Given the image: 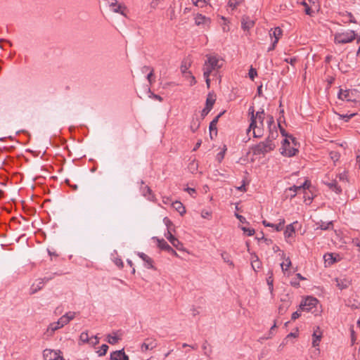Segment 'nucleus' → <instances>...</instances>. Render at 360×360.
Here are the masks:
<instances>
[{
    "instance_id": "1",
    "label": "nucleus",
    "mask_w": 360,
    "mask_h": 360,
    "mask_svg": "<svg viewBox=\"0 0 360 360\" xmlns=\"http://www.w3.org/2000/svg\"><path fill=\"white\" fill-rule=\"evenodd\" d=\"M202 70L203 77L210 75L212 72L218 71L223 66V60L215 55H207Z\"/></svg>"
},
{
    "instance_id": "2",
    "label": "nucleus",
    "mask_w": 360,
    "mask_h": 360,
    "mask_svg": "<svg viewBox=\"0 0 360 360\" xmlns=\"http://www.w3.org/2000/svg\"><path fill=\"white\" fill-rule=\"evenodd\" d=\"M276 145L270 139H266L263 142H260L253 148V153L255 155H264L273 150Z\"/></svg>"
},
{
    "instance_id": "3",
    "label": "nucleus",
    "mask_w": 360,
    "mask_h": 360,
    "mask_svg": "<svg viewBox=\"0 0 360 360\" xmlns=\"http://www.w3.org/2000/svg\"><path fill=\"white\" fill-rule=\"evenodd\" d=\"M347 175L344 173H340L337 176V178L335 180L331 181V182L326 183V184L328 186V188L335 191L336 193H340L342 192L341 186L339 185V182L342 184L346 183Z\"/></svg>"
},
{
    "instance_id": "4",
    "label": "nucleus",
    "mask_w": 360,
    "mask_h": 360,
    "mask_svg": "<svg viewBox=\"0 0 360 360\" xmlns=\"http://www.w3.org/2000/svg\"><path fill=\"white\" fill-rule=\"evenodd\" d=\"M191 60L190 59H184L181 62V65L180 67L181 72L184 77H190L191 79V86L194 85L196 83V80L195 77L192 75V73L188 70L191 65Z\"/></svg>"
},
{
    "instance_id": "5",
    "label": "nucleus",
    "mask_w": 360,
    "mask_h": 360,
    "mask_svg": "<svg viewBox=\"0 0 360 360\" xmlns=\"http://www.w3.org/2000/svg\"><path fill=\"white\" fill-rule=\"evenodd\" d=\"M315 307V298L312 296L304 297L300 304L299 310L309 312Z\"/></svg>"
},
{
    "instance_id": "6",
    "label": "nucleus",
    "mask_w": 360,
    "mask_h": 360,
    "mask_svg": "<svg viewBox=\"0 0 360 360\" xmlns=\"http://www.w3.org/2000/svg\"><path fill=\"white\" fill-rule=\"evenodd\" d=\"M355 33L350 31L345 33L337 34L335 37V41L338 44H346L352 41L355 39Z\"/></svg>"
},
{
    "instance_id": "7",
    "label": "nucleus",
    "mask_w": 360,
    "mask_h": 360,
    "mask_svg": "<svg viewBox=\"0 0 360 360\" xmlns=\"http://www.w3.org/2000/svg\"><path fill=\"white\" fill-rule=\"evenodd\" d=\"M281 150V154L287 157H292L297 152V149L290 147V141L288 139L283 140Z\"/></svg>"
},
{
    "instance_id": "8",
    "label": "nucleus",
    "mask_w": 360,
    "mask_h": 360,
    "mask_svg": "<svg viewBox=\"0 0 360 360\" xmlns=\"http://www.w3.org/2000/svg\"><path fill=\"white\" fill-rule=\"evenodd\" d=\"M153 240L157 241L158 246L160 249L165 250L175 257H179L177 252L164 239H159L157 237H153Z\"/></svg>"
},
{
    "instance_id": "9",
    "label": "nucleus",
    "mask_w": 360,
    "mask_h": 360,
    "mask_svg": "<svg viewBox=\"0 0 360 360\" xmlns=\"http://www.w3.org/2000/svg\"><path fill=\"white\" fill-rule=\"evenodd\" d=\"M60 354V350L45 349L43 351V357L44 360H60V359L62 358Z\"/></svg>"
},
{
    "instance_id": "10",
    "label": "nucleus",
    "mask_w": 360,
    "mask_h": 360,
    "mask_svg": "<svg viewBox=\"0 0 360 360\" xmlns=\"http://www.w3.org/2000/svg\"><path fill=\"white\" fill-rule=\"evenodd\" d=\"M51 279V278H39L31 286L30 288V294L34 295L37 293L39 290L43 288L44 284L46 282L49 281Z\"/></svg>"
},
{
    "instance_id": "11",
    "label": "nucleus",
    "mask_w": 360,
    "mask_h": 360,
    "mask_svg": "<svg viewBox=\"0 0 360 360\" xmlns=\"http://www.w3.org/2000/svg\"><path fill=\"white\" fill-rule=\"evenodd\" d=\"M340 257L338 254L326 253L323 255L325 266H328L340 261Z\"/></svg>"
},
{
    "instance_id": "12",
    "label": "nucleus",
    "mask_w": 360,
    "mask_h": 360,
    "mask_svg": "<svg viewBox=\"0 0 360 360\" xmlns=\"http://www.w3.org/2000/svg\"><path fill=\"white\" fill-rule=\"evenodd\" d=\"M66 320L65 318H63L62 316L58 320L57 322H54L51 323L47 329V332L49 333L51 331V334H53L56 330L58 329L63 327L66 324Z\"/></svg>"
},
{
    "instance_id": "13",
    "label": "nucleus",
    "mask_w": 360,
    "mask_h": 360,
    "mask_svg": "<svg viewBox=\"0 0 360 360\" xmlns=\"http://www.w3.org/2000/svg\"><path fill=\"white\" fill-rule=\"evenodd\" d=\"M165 236L174 248L179 250H182L183 244L172 235L170 230H167V233Z\"/></svg>"
},
{
    "instance_id": "14",
    "label": "nucleus",
    "mask_w": 360,
    "mask_h": 360,
    "mask_svg": "<svg viewBox=\"0 0 360 360\" xmlns=\"http://www.w3.org/2000/svg\"><path fill=\"white\" fill-rule=\"evenodd\" d=\"M110 360H129V356L125 354L124 349L112 352L110 354Z\"/></svg>"
},
{
    "instance_id": "15",
    "label": "nucleus",
    "mask_w": 360,
    "mask_h": 360,
    "mask_svg": "<svg viewBox=\"0 0 360 360\" xmlns=\"http://www.w3.org/2000/svg\"><path fill=\"white\" fill-rule=\"evenodd\" d=\"M157 346V343L155 340L152 338H148L145 340V342L141 345V350L143 352H146L147 350L153 349Z\"/></svg>"
},
{
    "instance_id": "16",
    "label": "nucleus",
    "mask_w": 360,
    "mask_h": 360,
    "mask_svg": "<svg viewBox=\"0 0 360 360\" xmlns=\"http://www.w3.org/2000/svg\"><path fill=\"white\" fill-rule=\"evenodd\" d=\"M310 186V181L309 180H306L302 185L300 186H293L290 188H289V191H292L293 193L290 195V198H293L295 196L296 193L297 191H300L301 189H307Z\"/></svg>"
},
{
    "instance_id": "17",
    "label": "nucleus",
    "mask_w": 360,
    "mask_h": 360,
    "mask_svg": "<svg viewBox=\"0 0 360 360\" xmlns=\"http://www.w3.org/2000/svg\"><path fill=\"white\" fill-rule=\"evenodd\" d=\"M110 7L111 8V10L114 13H120L124 16L126 15V14L124 13L126 7L122 4H117V1L116 0L110 4Z\"/></svg>"
},
{
    "instance_id": "18",
    "label": "nucleus",
    "mask_w": 360,
    "mask_h": 360,
    "mask_svg": "<svg viewBox=\"0 0 360 360\" xmlns=\"http://www.w3.org/2000/svg\"><path fill=\"white\" fill-rule=\"evenodd\" d=\"M282 34L283 31L280 27H275L274 29H271V30L269 31V36L271 38L274 37V40L273 41L274 45L278 43Z\"/></svg>"
},
{
    "instance_id": "19",
    "label": "nucleus",
    "mask_w": 360,
    "mask_h": 360,
    "mask_svg": "<svg viewBox=\"0 0 360 360\" xmlns=\"http://www.w3.org/2000/svg\"><path fill=\"white\" fill-rule=\"evenodd\" d=\"M139 257L146 263L148 269H154L153 260L149 256L143 252H138Z\"/></svg>"
},
{
    "instance_id": "20",
    "label": "nucleus",
    "mask_w": 360,
    "mask_h": 360,
    "mask_svg": "<svg viewBox=\"0 0 360 360\" xmlns=\"http://www.w3.org/2000/svg\"><path fill=\"white\" fill-rule=\"evenodd\" d=\"M195 23L196 25H208L210 22L209 18L205 17V15L198 13L195 18Z\"/></svg>"
},
{
    "instance_id": "21",
    "label": "nucleus",
    "mask_w": 360,
    "mask_h": 360,
    "mask_svg": "<svg viewBox=\"0 0 360 360\" xmlns=\"http://www.w3.org/2000/svg\"><path fill=\"white\" fill-rule=\"evenodd\" d=\"M241 23L242 28L244 30H248L254 26V21L250 20L248 17H243Z\"/></svg>"
},
{
    "instance_id": "22",
    "label": "nucleus",
    "mask_w": 360,
    "mask_h": 360,
    "mask_svg": "<svg viewBox=\"0 0 360 360\" xmlns=\"http://www.w3.org/2000/svg\"><path fill=\"white\" fill-rule=\"evenodd\" d=\"M337 285L340 290L347 288L350 284L351 281L347 279H336Z\"/></svg>"
},
{
    "instance_id": "23",
    "label": "nucleus",
    "mask_w": 360,
    "mask_h": 360,
    "mask_svg": "<svg viewBox=\"0 0 360 360\" xmlns=\"http://www.w3.org/2000/svg\"><path fill=\"white\" fill-rule=\"evenodd\" d=\"M172 207L182 216L186 213V209L183 204L179 201H175L172 203Z\"/></svg>"
},
{
    "instance_id": "24",
    "label": "nucleus",
    "mask_w": 360,
    "mask_h": 360,
    "mask_svg": "<svg viewBox=\"0 0 360 360\" xmlns=\"http://www.w3.org/2000/svg\"><path fill=\"white\" fill-rule=\"evenodd\" d=\"M224 112H220L210 123V136L212 137V131H215L217 132V124L219 120V118L224 114Z\"/></svg>"
},
{
    "instance_id": "25",
    "label": "nucleus",
    "mask_w": 360,
    "mask_h": 360,
    "mask_svg": "<svg viewBox=\"0 0 360 360\" xmlns=\"http://www.w3.org/2000/svg\"><path fill=\"white\" fill-rule=\"evenodd\" d=\"M333 227V221H330L326 223L321 221L320 222L316 223V229H321V230H327L330 228Z\"/></svg>"
},
{
    "instance_id": "26",
    "label": "nucleus",
    "mask_w": 360,
    "mask_h": 360,
    "mask_svg": "<svg viewBox=\"0 0 360 360\" xmlns=\"http://www.w3.org/2000/svg\"><path fill=\"white\" fill-rule=\"evenodd\" d=\"M250 130L253 131V135L255 137H260L262 135V131L260 126H258L257 124V122L255 124V126L253 127H251L250 129V127L248 129V131H250Z\"/></svg>"
},
{
    "instance_id": "27",
    "label": "nucleus",
    "mask_w": 360,
    "mask_h": 360,
    "mask_svg": "<svg viewBox=\"0 0 360 360\" xmlns=\"http://www.w3.org/2000/svg\"><path fill=\"white\" fill-rule=\"evenodd\" d=\"M108 342L110 345H115L120 340V338L117 335V333H113V335H108Z\"/></svg>"
},
{
    "instance_id": "28",
    "label": "nucleus",
    "mask_w": 360,
    "mask_h": 360,
    "mask_svg": "<svg viewBox=\"0 0 360 360\" xmlns=\"http://www.w3.org/2000/svg\"><path fill=\"white\" fill-rule=\"evenodd\" d=\"M338 97L340 99H341L342 101H345V100L347 101H351V98L349 97V91L348 90H345V91L340 90V93L338 94Z\"/></svg>"
},
{
    "instance_id": "29",
    "label": "nucleus",
    "mask_w": 360,
    "mask_h": 360,
    "mask_svg": "<svg viewBox=\"0 0 360 360\" xmlns=\"http://www.w3.org/2000/svg\"><path fill=\"white\" fill-rule=\"evenodd\" d=\"M214 103H215L214 97L212 94H209L207 96V100H206L205 107L212 110Z\"/></svg>"
},
{
    "instance_id": "30",
    "label": "nucleus",
    "mask_w": 360,
    "mask_h": 360,
    "mask_svg": "<svg viewBox=\"0 0 360 360\" xmlns=\"http://www.w3.org/2000/svg\"><path fill=\"white\" fill-rule=\"evenodd\" d=\"M295 233V229L293 227L292 224H289L286 226V229L284 232V235L285 238H290Z\"/></svg>"
},
{
    "instance_id": "31",
    "label": "nucleus",
    "mask_w": 360,
    "mask_h": 360,
    "mask_svg": "<svg viewBox=\"0 0 360 360\" xmlns=\"http://www.w3.org/2000/svg\"><path fill=\"white\" fill-rule=\"evenodd\" d=\"M221 255L224 262L227 263L230 266H233V263L231 260V256L229 253H227L226 252H223Z\"/></svg>"
},
{
    "instance_id": "32",
    "label": "nucleus",
    "mask_w": 360,
    "mask_h": 360,
    "mask_svg": "<svg viewBox=\"0 0 360 360\" xmlns=\"http://www.w3.org/2000/svg\"><path fill=\"white\" fill-rule=\"evenodd\" d=\"M193 4L198 6L203 7L204 6L209 5L211 6L210 4V0H192Z\"/></svg>"
},
{
    "instance_id": "33",
    "label": "nucleus",
    "mask_w": 360,
    "mask_h": 360,
    "mask_svg": "<svg viewBox=\"0 0 360 360\" xmlns=\"http://www.w3.org/2000/svg\"><path fill=\"white\" fill-rule=\"evenodd\" d=\"M336 115L338 117L339 120H344L345 122H348L352 117H354L356 115V113H351V114H346V115H341L339 113H336Z\"/></svg>"
},
{
    "instance_id": "34",
    "label": "nucleus",
    "mask_w": 360,
    "mask_h": 360,
    "mask_svg": "<svg viewBox=\"0 0 360 360\" xmlns=\"http://www.w3.org/2000/svg\"><path fill=\"white\" fill-rule=\"evenodd\" d=\"M79 340L82 343H89L90 338L87 332H83L80 334Z\"/></svg>"
},
{
    "instance_id": "35",
    "label": "nucleus",
    "mask_w": 360,
    "mask_h": 360,
    "mask_svg": "<svg viewBox=\"0 0 360 360\" xmlns=\"http://www.w3.org/2000/svg\"><path fill=\"white\" fill-rule=\"evenodd\" d=\"M291 265V261L289 257L285 259V262H282L281 266L283 273H285Z\"/></svg>"
},
{
    "instance_id": "36",
    "label": "nucleus",
    "mask_w": 360,
    "mask_h": 360,
    "mask_svg": "<svg viewBox=\"0 0 360 360\" xmlns=\"http://www.w3.org/2000/svg\"><path fill=\"white\" fill-rule=\"evenodd\" d=\"M62 317L67 319L66 324H68L71 320H72L75 317V312L69 311L66 313L65 315L62 316Z\"/></svg>"
},
{
    "instance_id": "37",
    "label": "nucleus",
    "mask_w": 360,
    "mask_h": 360,
    "mask_svg": "<svg viewBox=\"0 0 360 360\" xmlns=\"http://www.w3.org/2000/svg\"><path fill=\"white\" fill-rule=\"evenodd\" d=\"M255 259L252 260L251 265L253 269L256 270V269H259L261 267V262L257 256H255Z\"/></svg>"
},
{
    "instance_id": "38",
    "label": "nucleus",
    "mask_w": 360,
    "mask_h": 360,
    "mask_svg": "<svg viewBox=\"0 0 360 360\" xmlns=\"http://www.w3.org/2000/svg\"><path fill=\"white\" fill-rule=\"evenodd\" d=\"M255 121H257V120H258V121L259 122V124L261 126L263 125V121H264V110L261 111V112H257L256 113V115H255Z\"/></svg>"
},
{
    "instance_id": "39",
    "label": "nucleus",
    "mask_w": 360,
    "mask_h": 360,
    "mask_svg": "<svg viewBox=\"0 0 360 360\" xmlns=\"http://www.w3.org/2000/svg\"><path fill=\"white\" fill-rule=\"evenodd\" d=\"M266 282L269 285V289L270 292H272L274 290V285H273L274 279H273V273L272 272H270V276L266 278Z\"/></svg>"
},
{
    "instance_id": "40",
    "label": "nucleus",
    "mask_w": 360,
    "mask_h": 360,
    "mask_svg": "<svg viewBox=\"0 0 360 360\" xmlns=\"http://www.w3.org/2000/svg\"><path fill=\"white\" fill-rule=\"evenodd\" d=\"M254 111V108L252 106L249 108V113L251 114V123L250 124V129L251 127H253L256 123Z\"/></svg>"
},
{
    "instance_id": "41",
    "label": "nucleus",
    "mask_w": 360,
    "mask_h": 360,
    "mask_svg": "<svg viewBox=\"0 0 360 360\" xmlns=\"http://www.w3.org/2000/svg\"><path fill=\"white\" fill-rule=\"evenodd\" d=\"M108 349V346L107 345H102L100 350L97 352L98 356H104Z\"/></svg>"
},
{
    "instance_id": "42",
    "label": "nucleus",
    "mask_w": 360,
    "mask_h": 360,
    "mask_svg": "<svg viewBox=\"0 0 360 360\" xmlns=\"http://www.w3.org/2000/svg\"><path fill=\"white\" fill-rule=\"evenodd\" d=\"M302 5L304 6V12L307 15H311L313 11L311 9V8L309 6L307 3L306 1H302Z\"/></svg>"
},
{
    "instance_id": "43",
    "label": "nucleus",
    "mask_w": 360,
    "mask_h": 360,
    "mask_svg": "<svg viewBox=\"0 0 360 360\" xmlns=\"http://www.w3.org/2000/svg\"><path fill=\"white\" fill-rule=\"evenodd\" d=\"M284 224H285V219H280V221H279V223L278 224H274V228L277 231H279L283 229Z\"/></svg>"
},
{
    "instance_id": "44",
    "label": "nucleus",
    "mask_w": 360,
    "mask_h": 360,
    "mask_svg": "<svg viewBox=\"0 0 360 360\" xmlns=\"http://www.w3.org/2000/svg\"><path fill=\"white\" fill-rule=\"evenodd\" d=\"M278 136V131L277 130H275L273 131L271 129H270L269 135L268 136L266 139H270L272 142Z\"/></svg>"
},
{
    "instance_id": "45",
    "label": "nucleus",
    "mask_w": 360,
    "mask_h": 360,
    "mask_svg": "<svg viewBox=\"0 0 360 360\" xmlns=\"http://www.w3.org/2000/svg\"><path fill=\"white\" fill-rule=\"evenodd\" d=\"M242 230L248 236H253L255 234V230L252 229H249L246 227H243Z\"/></svg>"
},
{
    "instance_id": "46",
    "label": "nucleus",
    "mask_w": 360,
    "mask_h": 360,
    "mask_svg": "<svg viewBox=\"0 0 360 360\" xmlns=\"http://www.w3.org/2000/svg\"><path fill=\"white\" fill-rule=\"evenodd\" d=\"M99 343V338L97 337V335H95L90 338L89 344L92 346H95Z\"/></svg>"
},
{
    "instance_id": "47",
    "label": "nucleus",
    "mask_w": 360,
    "mask_h": 360,
    "mask_svg": "<svg viewBox=\"0 0 360 360\" xmlns=\"http://www.w3.org/2000/svg\"><path fill=\"white\" fill-rule=\"evenodd\" d=\"M249 77L250 78L253 80L255 79V77L257 76V71L255 68H251L249 70Z\"/></svg>"
},
{
    "instance_id": "48",
    "label": "nucleus",
    "mask_w": 360,
    "mask_h": 360,
    "mask_svg": "<svg viewBox=\"0 0 360 360\" xmlns=\"http://www.w3.org/2000/svg\"><path fill=\"white\" fill-rule=\"evenodd\" d=\"M189 168L193 173L195 172L198 169V163L193 161L190 163Z\"/></svg>"
},
{
    "instance_id": "49",
    "label": "nucleus",
    "mask_w": 360,
    "mask_h": 360,
    "mask_svg": "<svg viewBox=\"0 0 360 360\" xmlns=\"http://www.w3.org/2000/svg\"><path fill=\"white\" fill-rule=\"evenodd\" d=\"M153 69H150V72L147 75V79H148V82L150 83V84H152L153 82Z\"/></svg>"
},
{
    "instance_id": "50",
    "label": "nucleus",
    "mask_w": 360,
    "mask_h": 360,
    "mask_svg": "<svg viewBox=\"0 0 360 360\" xmlns=\"http://www.w3.org/2000/svg\"><path fill=\"white\" fill-rule=\"evenodd\" d=\"M238 4V0H229V6L230 7H231L233 9L235 8Z\"/></svg>"
},
{
    "instance_id": "51",
    "label": "nucleus",
    "mask_w": 360,
    "mask_h": 360,
    "mask_svg": "<svg viewBox=\"0 0 360 360\" xmlns=\"http://www.w3.org/2000/svg\"><path fill=\"white\" fill-rule=\"evenodd\" d=\"M339 157H340V155H339V154H338V153H336V152H332V153H330V158H331V159H332L334 162H335V161L338 160Z\"/></svg>"
},
{
    "instance_id": "52",
    "label": "nucleus",
    "mask_w": 360,
    "mask_h": 360,
    "mask_svg": "<svg viewBox=\"0 0 360 360\" xmlns=\"http://www.w3.org/2000/svg\"><path fill=\"white\" fill-rule=\"evenodd\" d=\"M169 18H170V20H174L176 18L175 11L172 7H170V8H169Z\"/></svg>"
},
{
    "instance_id": "53",
    "label": "nucleus",
    "mask_w": 360,
    "mask_h": 360,
    "mask_svg": "<svg viewBox=\"0 0 360 360\" xmlns=\"http://www.w3.org/2000/svg\"><path fill=\"white\" fill-rule=\"evenodd\" d=\"M298 336V333L297 332H292V333H290L285 338V340H287L289 338H295Z\"/></svg>"
},
{
    "instance_id": "54",
    "label": "nucleus",
    "mask_w": 360,
    "mask_h": 360,
    "mask_svg": "<svg viewBox=\"0 0 360 360\" xmlns=\"http://www.w3.org/2000/svg\"><path fill=\"white\" fill-rule=\"evenodd\" d=\"M210 110H210V109H209L208 108L205 107V108H204V109H202V110L201 116H202V117H205V116H206V115L210 112Z\"/></svg>"
},
{
    "instance_id": "55",
    "label": "nucleus",
    "mask_w": 360,
    "mask_h": 360,
    "mask_svg": "<svg viewBox=\"0 0 360 360\" xmlns=\"http://www.w3.org/2000/svg\"><path fill=\"white\" fill-rule=\"evenodd\" d=\"M164 221H165L166 226H167V229L170 230V226L172 225V221L167 217H165L164 219Z\"/></svg>"
},
{
    "instance_id": "56",
    "label": "nucleus",
    "mask_w": 360,
    "mask_h": 360,
    "mask_svg": "<svg viewBox=\"0 0 360 360\" xmlns=\"http://www.w3.org/2000/svg\"><path fill=\"white\" fill-rule=\"evenodd\" d=\"M300 316V314L299 313L298 311L294 312L292 314V316H291V319L292 321H295L297 319H298Z\"/></svg>"
},
{
    "instance_id": "57",
    "label": "nucleus",
    "mask_w": 360,
    "mask_h": 360,
    "mask_svg": "<svg viewBox=\"0 0 360 360\" xmlns=\"http://www.w3.org/2000/svg\"><path fill=\"white\" fill-rule=\"evenodd\" d=\"M236 189L240 191H241V192L246 191L245 183L243 185H241L240 186L236 187Z\"/></svg>"
},
{
    "instance_id": "58",
    "label": "nucleus",
    "mask_w": 360,
    "mask_h": 360,
    "mask_svg": "<svg viewBox=\"0 0 360 360\" xmlns=\"http://www.w3.org/2000/svg\"><path fill=\"white\" fill-rule=\"evenodd\" d=\"M262 224H263L265 226H268V227H274V224L269 223V222L266 221V220H264V221H262Z\"/></svg>"
},
{
    "instance_id": "59",
    "label": "nucleus",
    "mask_w": 360,
    "mask_h": 360,
    "mask_svg": "<svg viewBox=\"0 0 360 360\" xmlns=\"http://www.w3.org/2000/svg\"><path fill=\"white\" fill-rule=\"evenodd\" d=\"M210 75H207V77H204V78L205 79V82H206V84H207V88H210Z\"/></svg>"
},
{
    "instance_id": "60",
    "label": "nucleus",
    "mask_w": 360,
    "mask_h": 360,
    "mask_svg": "<svg viewBox=\"0 0 360 360\" xmlns=\"http://www.w3.org/2000/svg\"><path fill=\"white\" fill-rule=\"evenodd\" d=\"M311 345L312 347H315V330L311 334Z\"/></svg>"
},
{
    "instance_id": "61",
    "label": "nucleus",
    "mask_w": 360,
    "mask_h": 360,
    "mask_svg": "<svg viewBox=\"0 0 360 360\" xmlns=\"http://www.w3.org/2000/svg\"><path fill=\"white\" fill-rule=\"evenodd\" d=\"M290 284H291V285H292L294 287H299L300 286L299 281H297V280L291 281H290Z\"/></svg>"
},
{
    "instance_id": "62",
    "label": "nucleus",
    "mask_w": 360,
    "mask_h": 360,
    "mask_svg": "<svg viewBox=\"0 0 360 360\" xmlns=\"http://www.w3.org/2000/svg\"><path fill=\"white\" fill-rule=\"evenodd\" d=\"M186 191L191 195H193L194 193H195V190L194 188H187Z\"/></svg>"
},
{
    "instance_id": "63",
    "label": "nucleus",
    "mask_w": 360,
    "mask_h": 360,
    "mask_svg": "<svg viewBox=\"0 0 360 360\" xmlns=\"http://www.w3.org/2000/svg\"><path fill=\"white\" fill-rule=\"evenodd\" d=\"M278 127L280 128V130H281V134L283 136H287V134L285 133V129L280 125V124L278 123Z\"/></svg>"
},
{
    "instance_id": "64",
    "label": "nucleus",
    "mask_w": 360,
    "mask_h": 360,
    "mask_svg": "<svg viewBox=\"0 0 360 360\" xmlns=\"http://www.w3.org/2000/svg\"><path fill=\"white\" fill-rule=\"evenodd\" d=\"M287 63H290L291 65H292L295 61H296V59L295 58H286L285 60Z\"/></svg>"
}]
</instances>
